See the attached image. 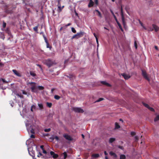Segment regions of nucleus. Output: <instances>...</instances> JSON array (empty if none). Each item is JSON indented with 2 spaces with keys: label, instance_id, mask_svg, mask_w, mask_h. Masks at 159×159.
<instances>
[{
  "label": "nucleus",
  "instance_id": "nucleus-1",
  "mask_svg": "<svg viewBox=\"0 0 159 159\" xmlns=\"http://www.w3.org/2000/svg\"><path fill=\"white\" fill-rule=\"evenodd\" d=\"M44 63L49 68L56 64V63L54 61L50 59L45 60Z\"/></svg>",
  "mask_w": 159,
  "mask_h": 159
},
{
  "label": "nucleus",
  "instance_id": "nucleus-2",
  "mask_svg": "<svg viewBox=\"0 0 159 159\" xmlns=\"http://www.w3.org/2000/svg\"><path fill=\"white\" fill-rule=\"evenodd\" d=\"M84 32L80 31L79 33H77L76 34H74L71 38V39H77L79 38L82 37L84 35Z\"/></svg>",
  "mask_w": 159,
  "mask_h": 159
},
{
  "label": "nucleus",
  "instance_id": "nucleus-3",
  "mask_svg": "<svg viewBox=\"0 0 159 159\" xmlns=\"http://www.w3.org/2000/svg\"><path fill=\"white\" fill-rule=\"evenodd\" d=\"M73 109L75 112L83 113L84 112L83 110L80 107H73Z\"/></svg>",
  "mask_w": 159,
  "mask_h": 159
},
{
  "label": "nucleus",
  "instance_id": "nucleus-4",
  "mask_svg": "<svg viewBox=\"0 0 159 159\" xmlns=\"http://www.w3.org/2000/svg\"><path fill=\"white\" fill-rule=\"evenodd\" d=\"M120 12H121V19H122V23H123V24L124 27H125V18H124V15H123L122 5H121Z\"/></svg>",
  "mask_w": 159,
  "mask_h": 159
},
{
  "label": "nucleus",
  "instance_id": "nucleus-5",
  "mask_svg": "<svg viewBox=\"0 0 159 159\" xmlns=\"http://www.w3.org/2000/svg\"><path fill=\"white\" fill-rule=\"evenodd\" d=\"M29 84H30L32 85V87H31V89L32 92H34V90L35 89V83L33 82H29Z\"/></svg>",
  "mask_w": 159,
  "mask_h": 159
},
{
  "label": "nucleus",
  "instance_id": "nucleus-6",
  "mask_svg": "<svg viewBox=\"0 0 159 159\" xmlns=\"http://www.w3.org/2000/svg\"><path fill=\"white\" fill-rule=\"evenodd\" d=\"M63 136L65 139L68 140L72 141L73 140L72 138L70 136L67 134H64Z\"/></svg>",
  "mask_w": 159,
  "mask_h": 159
},
{
  "label": "nucleus",
  "instance_id": "nucleus-7",
  "mask_svg": "<svg viewBox=\"0 0 159 159\" xmlns=\"http://www.w3.org/2000/svg\"><path fill=\"white\" fill-rule=\"evenodd\" d=\"M142 75L143 76V77L146 80H148V81L149 80V79L148 78V77L147 75V74L145 71L143 70H142Z\"/></svg>",
  "mask_w": 159,
  "mask_h": 159
},
{
  "label": "nucleus",
  "instance_id": "nucleus-8",
  "mask_svg": "<svg viewBox=\"0 0 159 159\" xmlns=\"http://www.w3.org/2000/svg\"><path fill=\"white\" fill-rule=\"evenodd\" d=\"M50 154L52 156V157L54 158H56L58 157V156L57 154L55 153L53 151H51L50 152Z\"/></svg>",
  "mask_w": 159,
  "mask_h": 159
},
{
  "label": "nucleus",
  "instance_id": "nucleus-9",
  "mask_svg": "<svg viewBox=\"0 0 159 159\" xmlns=\"http://www.w3.org/2000/svg\"><path fill=\"white\" fill-rule=\"evenodd\" d=\"M121 75L125 80H128L131 77L129 75H127L125 73L121 74Z\"/></svg>",
  "mask_w": 159,
  "mask_h": 159
},
{
  "label": "nucleus",
  "instance_id": "nucleus-10",
  "mask_svg": "<svg viewBox=\"0 0 159 159\" xmlns=\"http://www.w3.org/2000/svg\"><path fill=\"white\" fill-rule=\"evenodd\" d=\"M152 26L155 32H157L159 30V27L155 24H152Z\"/></svg>",
  "mask_w": 159,
  "mask_h": 159
},
{
  "label": "nucleus",
  "instance_id": "nucleus-11",
  "mask_svg": "<svg viewBox=\"0 0 159 159\" xmlns=\"http://www.w3.org/2000/svg\"><path fill=\"white\" fill-rule=\"evenodd\" d=\"M12 71L14 73V74L16 76L18 77L21 76V75L19 73H18L16 70H13Z\"/></svg>",
  "mask_w": 159,
  "mask_h": 159
},
{
  "label": "nucleus",
  "instance_id": "nucleus-12",
  "mask_svg": "<svg viewBox=\"0 0 159 159\" xmlns=\"http://www.w3.org/2000/svg\"><path fill=\"white\" fill-rule=\"evenodd\" d=\"M109 154L111 156H113L114 158H116L117 157V155L115 153L113 152L112 151H111L109 152Z\"/></svg>",
  "mask_w": 159,
  "mask_h": 159
},
{
  "label": "nucleus",
  "instance_id": "nucleus-13",
  "mask_svg": "<svg viewBox=\"0 0 159 159\" xmlns=\"http://www.w3.org/2000/svg\"><path fill=\"white\" fill-rule=\"evenodd\" d=\"M93 2L92 0H89V2L88 5V7H93Z\"/></svg>",
  "mask_w": 159,
  "mask_h": 159
},
{
  "label": "nucleus",
  "instance_id": "nucleus-14",
  "mask_svg": "<svg viewBox=\"0 0 159 159\" xmlns=\"http://www.w3.org/2000/svg\"><path fill=\"white\" fill-rule=\"evenodd\" d=\"M101 82L102 84L105 85H106L107 86H108V87H111V85L110 84L106 82V81H101Z\"/></svg>",
  "mask_w": 159,
  "mask_h": 159
},
{
  "label": "nucleus",
  "instance_id": "nucleus-15",
  "mask_svg": "<svg viewBox=\"0 0 159 159\" xmlns=\"http://www.w3.org/2000/svg\"><path fill=\"white\" fill-rule=\"evenodd\" d=\"M66 76L70 78L71 80H73L74 78H75V76L72 74L69 75H67Z\"/></svg>",
  "mask_w": 159,
  "mask_h": 159
},
{
  "label": "nucleus",
  "instance_id": "nucleus-16",
  "mask_svg": "<svg viewBox=\"0 0 159 159\" xmlns=\"http://www.w3.org/2000/svg\"><path fill=\"white\" fill-rule=\"evenodd\" d=\"M58 8V11L60 12L61 11L62 9L63 8L64 6H63L62 7H61V5H57Z\"/></svg>",
  "mask_w": 159,
  "mask_h": 159
},
{
  "label": "nucleus",
  "instance_id": "nucleus-17",
  "mask_svg": "<svg viewBox=\"0 0 159 159\" xmlns=\"http://www.w3.org/2000/svg\"><path fill=\"white\" fill-rule=\"evenodd\" d=\"M120 128V125H119V124H118L116 122L115 123V127L114 129H118Z\"/></svg>",
  "mask_w": 159,
  "mask_h": 159
},
{
  "label": "nucleus",
  "instance_id": "nucleus-18",
  "mask_svg": "<svg viewBox=\"0 0 159 159\" xmlns=\"http://www.w3.org/2000/svg\"><path fill=\"white\" fill-rule=\"evenodd\" d=\"M116 140L115 138H111L109 139V142L110 143H112L114 142Z\"/></svg>",
  "mask_w": 159,
  "mask_h": 159
},
{
  "label": "nucleus",
  "instance_id": "nucleus-19",
  "mask_svg": "<svg viewBox=\"0 0 159 159\" xmlns=\"http://www.w3.org/2000/svg\"><path fill=\"white\" fill-rule=\"evenodd\" d=\"M95 11L97 12H98V15L99 17H100V18H101L102 17V16L101 12L98 10H95Z\"/></svg>",
  "mask_w": 159,
  "mask_h": 159
},
{
  "label": "nucleus",
  "instance_id": "nucleus-20",
  "mask_svg": "<svg viewBox=\"0 0 159 159\" xmlns=\"http://www.w3.org/2000/svg\"><path fill=\"white\" fill-rule=\"evenodd\" d=\"M99 156V155L98 154H93L92 155V157L94 158H97Z\"/></svg>",
  "mask_w": 159,
  "mask_h": 159
},
{
  "label": "nucleus",
  "instance_id": "nucleus-21",
  "mask_svg": "<svg viewBox=\"0 0 159 159\" xmlns=\"http://www.w3.org/2000/svg\"><path fill=\"white\" fill-rule=\"evenodd\" d=\"M126 157L125 155L121 154L120 156V159H125Z\"/></svg>",
  "mask_w": 159,
  "mask_h": 159
},
{
  "label": "nucleus",
  "instance_id": "nucleus-22",
  "mask_svg": "<svg viewBox=\"0 0 159 159\" xmlns=\"http://www.w3.org/2000/svg\"><path fill=\"white\" fill-rule=\"evenodd\" d=\"M46 105L49 108L51 107L52 106V103L51 102H47Z\"/></svg>",
  "mask_w": 159,
  "mask_h": 159
},
{
  "label": "nucleus",
  "instance_id": "nucleus-23",
  "mask_svg": "<svg viewBox=\"0 0 159 159\" xmlns=\"http://www.w3.org/2000/svg\"><path fill=\"white\" fill-rule=\"evenodd\" d=\"M159 120V115H157L156 117L154 118V121L156 122Z\"/></svg>",
  "mask_w": 159,
  "mask_h": 159
},
{
  "label": "nucleus",
  "instance_id": "nucleus-24",
  "mask_svg": "<svg viewBox=\"0 0 159 159\" xmlns=\"http://www.w3.org/2000/svg\"><path fill=\"white\" fill-rule=\"evenodd\" d=\"M33 29L37 33H38V26H37L34 27L33 28Z\"/></svg>",
  "mask_w": 159,
  "mask_h": 159
},
{
  "label": "nucleus",
  "instance_id": "nucleus-25",
  "mask_svg": "<svg viewBox=\"0 0 159 159\" xmlns=\"http://www.w3.org/2000/svg\"><path fill=\"white\" fill-rule=\"evenodd\" d=\"M54 98L56 100H59L60 98V97L58 95H55L54 96Z\"/></svg>",
  "mask_w": 159,
  "mask_h": 159
},
{
  "label": "nucleus",
  "instance_id": "nucleus-26",
  "mask_svg": "<svg viewBox=\"0 0 159 159\" xmlns=\"http://www.w3.org/2000/svg\"><path fill=\"white\" fill-rule=\"evenodd\" d=\"M30 74L31 76H32L33 77H35L36 76V74L32 71H30Z\"/></svg>",
  "mask_w": 159,
  "mask_h": 159
},
{
  "label": "nucleus",
  "instance_id": "nucleus-27",
  "mask_svg": "<svg viewBox=\"0 0 159 159\" xmlns=\"http://www.w3.org/2000/svg\"><path fill=\"white\" fill-rule=\"evenodd\" d=\"M142 104H143V105L145 107L148 108V107H149V106L148 105V104H146L144 102H142Z\"/></svg>",
  "mask_w": 159,
  "mask_h": 159
},
{
  "label": "nucleus",
  "instance_id": "nucleus-28",
  "mask_svg": "<svg viewBox=\"0 0 159 159\" xmlns=\"http://www.w3.org/2000/svg\"><path fill=\"white\" fill-rule=\"evenodd\" d=\"M63 155L64 156V159H65L67 157V154L66 152H64L63 153Z\"/></svg>",
  "mask_w": 159,
  "mask_h": 159
},
{
  "label": "nucleus",
  "instance_id": "nucleus-29",
  "mask_svg": "<svg viewBox=\"0 0 159 159\" xmlns=\"http://www.w3.org/2000/svg\"><path fill=\"white\" fill-rule=\"evenodd\" d=\"M38 88L40 90H42L44 89V87L42 86H39Z\"/></svg>",
  "mask_w": 159,
  "mask_h": 159
},
{
  "label": "nucleus",
  "instance_id": "nucleus-30",
  "mask_svg": "<svg viewBox=\"0 0 159 159\" xmlns=\"http://www.w3.org/2000/svg\"><path fill=\"white\" fill-rule=\"evenodd\" d=\"M38 105L40 109H43V106L42 104H38Z\"/></svg>",
  "mask_w": 159,
  "mask_h": 159
},
{
  "label": "nucleus",
  "instance_id": "nucleus-31",
  "mask_svg": "<svg viewBox=\"0 0 159 159\" xmlns=\"http://www.w3.org/2000/svg\"><path fill=\"white\" fill-rule=\"evenodd\" d=\"M148 108L152 111H154V109L152 107L149 106Z\"/></svg>",
  "mask_w": 159,
  "mask_h": 159
},
{
  "label": "nucleus",
  "instance_id": "nucleus-32",
  "mask_svg": "<svg viewBox=\"0 0 159 159\" xmlns=\"http://www.w3.org/2000/svg\"><path fill=\"white\" fill-rule=\"evenodd\" d=\"M71 29V31L73 33H76V30L74 28L72 27Z\"/></svg>",
  "mask_w": 159,
  "mask_h": 159
},
{
  "label": "nucleus",
  "instance_id": "nucleus-33",
  "mask_svg": "<svg viewBox=\"0 0 159 159\" xmlns=\"http://www.w3.org/2000/svg\"><path fill=\"white\" fill-rule=\"evenodd\" d=\"M134 45L135 49H136L137 48V44L136 41H135L134 42Z\"/></svg>",
  "mask_w": 159,
  "mask_h": 159
},
{
  "label": "nucleus",
  "instance_id": "nucleus-34",
  "mask_svg": "<svg viewBox=\"0 0 159 159\" xmlns=\"http://www.w3.org/2000/svg\"><path fill=\"white\" fill-rule=\"evenodd\" d=\"M51 130V129L50 128H48V129H44V131L45 132H49Z\"/></svg>",
  "mask_w": 159,
  "mask_h": 159
},
{
  "label": "nucleus",
  "instance_id": "nucleus-35",
  "mask_svg": "<svg viewBox=\"0 0 159 159\" xmlns=\"http://www.w3.org/2000/svg\"><path fill=\"white\" fill-rule=\"evenodd\" d=\"M31 107L33 109V110H35L36 108V105H32L31 106Z\"/></svg>",
  "mask_w": 159,
  "mask_h": 159
},
{
  "label": "nucleus",
  "instance_id": "nucleus-36",
  "mask_svg": "<svg viewBox=\"0 0 159 159\" xmlns=\"http://www.w3.org/2000/svg\"><path fill=\"white\" fill-rule=\"evenodd\" d=\"M104 100V98H100L96 101V102H99Z\"/></svg>",
  "mask_w": 159,
  "mask_h": 159
},
{
  "label": "nucleus",
  "instance_id": "nucleus-37",
  "mask_svg": "<svg viewBox=\"0 0 159 159\" xmlns=\"http://www.w3.org/2000/svg\"><path fill=\"white\" fill-rule=\"evenodd\" d=\"M6 25V23L4 22V21H3V25L2 26L3 28H5Z\"/></svg>",
  "mask_w": 159,
  "mask_h": 159
},
{
  "label": "nucleus",
  "instance_id": "nucleus-38",
  "mask_svg": "<svg viewBox=\"0 0 159 159\" xmlns=\"http://www.w3.org/2000/svg\"><path fill=\"white\" fill-rule=\"evenodd\" d=\"M4 66V64L2 62H0V68L3 67Z\"/></svg>",
  "mask_w": 159,
  "mask_h": 159
},
{
  "label": "nucleus",
  "instance_id": "nucleus-39",
  "mask_svg": "<svg viewBox=\"0 0 159 159\" xmlns=\"http://www.w3.org/2000/svg\"><path fill=\"white\" fill-rule=\"evenodd\" d=\"M53 139H56L57 140V141L59 139V137L58 136H55L54 137Z\"/></svg>",
  "mask_w": 159,
  "mask_h": 159
},
{
  "label": "nucleus",
  "instance_id": "nucleus-40",
  "mask_svg": "<svg viewBox=\"0 0 159 159\" xmlns=\"http://www.w3.org/2000/svg\"><path fill=\"white\" fill-rule=\"evenodd\" d=\"M134 139H135V141H137L139 140V138H138V137L137 136H135Z\"/></svg>",
  "mask_w": 159,
  "mask_h": 159
},
{
  "label": "nucleus",
  "instance_id": "nucleus-41",
  "mask_svg": "<svg viewBox=\"0 0 159 159\" xmlns=\"http://www.w3.org/2000/svg\"><path fill=\"white\" fill-rule=\"evenodd\" d=\"M114 18H115V19L116 22V23H117V22H119V21H118V20H117L116 16L115 15H114V16H113Z\"/></svg>",
  "mask_w": 159,
  "mask_h": 159
},
{
  "label": "nucleus",
  "instance_id": "nucleus-42",
  "mask_svg": "<svg viewBox=\"0 0 159 159\" xmlns=\"http://www.w3.org/2000/svg\"><path fill=\"white\" fill-rule=\"evenodd\" d=\"M130 134L132 136H134L135 134V133L134 132H131Z\"/></svg>",
  "mask_w": 159,
  "mask_h": 159
},
{
  "label": "nucleus",
  "instance_id": "nucleus-43",
  "mask_svg": "<svg viewBox=\"0 0 159 159\" xmlns=\"http://www.w3.org/2000/svg\"><path fill=\"white\" fill-rule=\"evenodd\" d=\"M118 147L120 149H121L122 150H123V147L122 146H120V145H119Z\"/></svg>",
  "mask_w": 159,
  "mask_h": 159
},
{
  "label": "nucleus",
  "instance_id": "nucleus-44",
  "mask_svg": "<svg viewBox=\"0 0 159 159\" xmlns=\"http://www.w3.org/2000/svg\"><path fill=\"white\" fill-rule=\"evenodd\" d=\"M2 80L3 81V82L4 83H7V82L5 80L3 79H2Z\"/></svg>",
  "mask_w": 159,
  "mask_h": 159
},
{
  "label": "nucleus",
  "instance_id": "nucleus-45",
  "mask_svg": "<svg viewBox=\"0 0 159 159\" xmlns=\"http://www.w3.org/2000/svg\"><path fill=\"white\" fill-rule=\"evenodd\" d=\"M96 41L97 44V47H98L99 46V44H98V39L96 38Z\"/></svg>",
  "mask_w": 159,
  "mask_h": 159
},
{
  "label": "nucleus",
  "instance_id": "nucleus-46",
  "mask_svg": "<svg viewBox=\"0 0 159 159\" xmlns=\"http://www.w3.org/2000/svg\"><path fill=\"white\" fill-rule=\"evenodd\" d=\"M139 22H140V24L141 26H143L144 29H145V30H146V28L143 26V24L140 21H139Z\"/></svg>",
  "mask_w": 159,
  "mask_h": 159
},
{
  "label": "nucleus",
  "instance_id": "nucleus-47",
  "mask_svg": "<svg viewBox=\"0 0 159 159\" xmlns=\"http://www.w3.org/2000/svg\"><path fill=\"white\" fill-rule=\"evenodd\" d=\"M30 137L32 138H34L35 137V135L34 134H32L30 135Z\"/></svg>",
  "mask_w": 159,
  "mask_h": 159
},
{
  "label": "nucleus",
  "instance_id": "nucleus-48",
  "mask_svg": "<svg viewBox=\"0 0 159 159\" xmlns=\"http://www.w3.org/2000/svg\"><path fill=\"white\" fill-rule=\"evenodd\" d=\"M117 24L118 25V26L119 28H120L121 27L120 24L119 23V22H117Z\"/></svg>",
  "mask_w": 159,
  "mask_h": 159
},
{
  "label": "nucleus",
  "instance_id": "nucleus-49",
  "mask_svg": "<svg viewBox=\"0 0 159 159\" xmlns=\"http://www.w3.org/2000/svg\"><path fill=\"white\" fill-rule=\"evenodd\" d=\"M42 156V154L40 152H39L38 154V155L37 156L39 157L40 156Z\"/></svg>",
  "mask_w": 159,
  "mask_h": 159
},
{
  "label": "nucleus",
  "instance_id": "nucleus-50",
  "mask_svg": "<svg viewBox=\"0 0 159 159\" xmlns=\"http://www.w3.org/2000/svg\"><path fill=\"white\" fill-rule=\"evenodd\" d=\"M71 25V23H68V24L65 25V26L66 27H67V26H68L70 25Z\"/></svg>",
  "mask_w": 159,
  "mask_h": 159
},
{
  "label": "nucleus",
  "instance_id": "nucleus-51",
  "mask_svg": "<svg viewBox=\"0 0 159 159\" xmlns=\"http://www.w3.org/2000/svg\"><path fill=\"white\" fill-rule=\"evenodd\" d=\"M46 42L47 43V48H49V43H48V42Z\"/></svg>",
  "mask_w": 159,
  "mask_h": 159
},
{
  "label": "nucleus",
  "instance_id": "nucleus-52",
  "mask_svg": "<svg viewBox=\"0 0 159 159\" xmlns=\"http://www.w3.org/2000/svg\"><path fill=\"white\" fill-rule=\"evenodd\" d=\"M37 66H39L40 69L41 70H42V68L41 67V66L39 64H37Z\"/></svg>",
  "mask_w": 159,
  "mask_h": 159
},
{
  "label": "nucleus",
  "instance_id": "nucleus-53",
  "mask_svg": "<svg viewBox=\"0 0 159 159\" xmlns=\"http://www.w3.org/2000/svg\"><path fill=\"white\" fill-rule=\"evenodd\" d=\"M95 4L97 5L98 4V0H95Z\"/></svg>",
  "mask_w": 159,
  "mask_h": 159
},
{
  "label": "nucleus",
  "instance_id": "nucleus-54",
  "mask_svg": "<svg viewBox=\"0 0 159 159\" xmlns=\"http://www.w3.org/2000/svg\"><path fill=\"white\" fill-rule=\"evenodd\" d=\"M22 93L23 94H25V95H26L27 94V92L24 91H23Z\"/></svg>",
  "mask_w": 159,
  "mask_h": 159
},
{
  "label": "nucleus",
  "instance_id": "nucleus-55",
  "mask_svg": "<svg viewBox=\"0 0 159 159\" xmlns=\"http://www.w3.org/2000/svg\"><path fill=\"white\" fill-rule=\"evenodd\" d=\"M43 153L44 154H46L47 153V151L44 150V149L43 150Z\"/></svg>",
  "mask_w": 159,
  "mask_h": 159
},
{
  "label": "nucleus",
  "instance_id": "nucleus-56",
  "mask_svg": "<svg viewBox=\"0 0 159 159\" xmlns=\"http://www.w3.org/2000/svg\"><path fill=\"white\" fill-rule=\"evenodd\" d=\"M5 12L7 13H9L10 12V11H8L7 9H6L5 10Z\"/></svg>",
  "mask_w": 159,
  "mask_h": 159
},
{
  "label": "nucleus",
  "instance_id": "nucleus-57",
  "mask_svg": "<svg viewBox=\"0 0 159 159\" xmlns=\"http://www.w3.org/2000/svg\"><path fill=\"white\" fill-rule=\"evenodd\" d=\"M93 34V35H94V36L95 38L96 39V38H98V37H97V36L96 34L95 33H94Z\"/></svg>",
  "mask_w": 159,
  "mask_h": 159
},
{
  "label": "nucleus",
  "instance_id": "nucleus-58",
  "mask_svg": "<svg viewBox=\"0 0 159 159\" xmlns=\"http://www.w3.org/2000/svg\"><path fill=\"white\" fill-rule=\"evenodd\" d=\"M30 132L32 133V134H34V130L33 129H32L31 130H30Z\"/></svg>",
  "mask_w": 159,
  "mask_h": 159
},
{
  "label": "nucleus",
  "instance_id": "nucleus-59",
  "mask_svg": "<svg viewBox=\"0 0 159 159\" xmlns=\"http://www.w3.org/2000/svg\"><path fill=\"white\" fill-rule=\"evenodd\" d=\"M149 31H152L153 30V28H150L148 30Z\"/></svg>",
  "mask_w": 159,
  "mask_h": 159
},
{
  "label": "nucleus",
  "instance_id": "nucleus-60",
  "mask_svg": "<svg viewBox=\"0 0 159 159\" xmlns=\"http://www.w3.org/2000/svg\"><path fill=\"white\" fill-rule=\"evenodd\" d=\"M43 145H41L40 146V148L43 150V149H44V148H43Z\"/></svg>",
  "mask_w": 159,
  "mask_h": 159
},
{
  "label": "nucleus",
  "instance_id": "nucleus-61",
  "mask_svg": "<svg viewBox=\"0 0 159 159\" xmlns=\"http://www.w3.org/2000/svg\"><path fill=\"white\" fill-rule=\"evenodd\" d=\"M44 39L45 42H48V41H47V38H46V37H44Z\"/></svg>",
  "mask_w": 159,
  "mask_h": 159
},
{
  "label": "nucleus",
  "instance_id": "nucleus-62",
  "mask_svg": "<svg viewBox=\"0 0 159 159\" xmlns=\"http://www.w3.org/2000/svg\"><path fill=\"white\" fill-rule=\"evenodd\" d=\"M61 0H57V2H58V5H60V2L61 1Z\"/></svg>",
  "mask_w": 159,
  "mask_h": 159
},
{
  "label": "nucleus",
  "instance_id": "nucleus-63",
  "mask_svg": "<svg viewBox=\"0 0 159 159\" xmlns=\"http://www.w3.org/2000/svg\"><path fill=\"white\" fill-rule=\"evenodd\" d=\"M55 90V89L54 88L52 89H51L52 93H53V91Z\"/></svg>",
  "mask_w": 159,
  "mask_h": 159
},
{
  "label": "nucleus",
  "instance_id": "nucleus-64",
  "mask_svg": "<svg viewBox=\"0 0 159 159\" xmlns=\"http://www.w3.org/2000/svg\"><path fill=\"white\" fill-rule=\"evenodd\" d=\"M104 153L105 155H107L108 154L107 153V152L106 151H104Z\"/></svg>",
  "mask_w": 159,
  "mask_h": 159
}]
</instances>
